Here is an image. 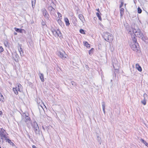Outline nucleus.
I'll return each mask as SVG.
<instances>
[{"instance_id": "obj_45", "label": "nucleus", "mask_w": 148, "mask_h": 148, "mask_svg": "<svg viewBox=\"0 0 148 148\" xmlns=\"http://www.w3.org/2000/svg\"><path fill=\"white\" fill-rule=\"evenodd\" d=\"M42 25L44 26V25H45V23L43 22L42 23Z\"/></svg>"}, {"instance_id": "obj_54", "label": "nucleus", "mask_w": 148, "mask_h": 148, "mask_svg": "<svg viewBox=\"0 0 148 148\" xmlns=\"http://www.w3.org/2000/svg\"><path fill=\"white\" fill-rule=\"evenodd\" d=\"M3 148H4L3 147Z\"/></svg>"}, {"instance_id": "obj_41", "label": "nucleus", "mask_w": 148, "mask_h": 148, "mask_svg": "<svg viewBox=\"0 0 148 148\" xmlns=\"http://www.w3.org/2000/svg\"><path fill=\"white\" fill-rule=\"evenodd\" d=\"M4 50L2 46H0V53L3 52Z\"/></svg>"}, {"instance_id": "obj_15", "label": "nucleus", "mask_w": 148, "mask_h": 148, "mask_svg": "<svg viewBox=\"0 0 148 148\" xmlns=\"http://www.w3.org/2000/svg\"><path fill=\"white\" fill-rule=\"evenodd\" d=\"M64 21L66 23V25L67 26H68L70 25L69 21V19L67 18H64Z\"/></svg>"}, {"instance_id": "obj_16", "label": "nucleus", "mask_w": 148, "mask_h": 148, "mask_svg": "<svg viewBox=\"0 0 148 148\" xmlns=\"http://www.w3.org/2000/svg\"><path fill=\"white\" fill-rule=\"evenodd\" d=\"M6 142H8V143L10 144V145H12L13 146L14 145V144L11 141V140L10 139L8 138L6 139Z\"/></svg>"}, {"instance_id": "obj_13", "label": "nucleus", "mask_w": 148, "mask_h": 148, "mask_svg": "<svg viewBox=\"0 0 148 148\" xmlns=\"http://www.w3.org/2000/svg\"><path fill=\"white\" fill-rule=\"evenodd\" d=\"M136 68L140 72L142 71V69L141 67L138 63L136 64Z\"/></svg>"}, {"instance_id": "obj_2", "label": "nucleus", "mask_w": 148, "mask_h": 148, "mask_svg": "<svg viewBox=\"0 0 148 148\" xmlns=\"http://www.w3.org/2000/svg\"><path fill=\"white\" fill-rule=\"evenodd\" d=\"M32 126L34 129V130L36 134H40V131L38 124L35 121L32 123Z\"/></svg>"}, {"instance_id": "obj_21", "label": "nucleus", "mask_w": 148, "mask_h": 148, "mask_svg": "<svg viewBox=\"0 0 148 148\" xmlns=\"http://www.w3.org/2000/svg\"><path fill=\"white\" fill-rule=\"evenodd\" d=\"M111 36H108L107 38H105V40L109 42L110 43V41L111 40Z\"/></svg>"}, {"instance_id": "obj_25", "label": "nucleus", "mask_w": 148, "mask_h": 148, "mask_svg": "<svg viewBox=\"0 0 148 148\" xmlns=\"http://www.w3.org/2000/svg\"><path fill=\"white\" fill-rule=\"evenodd\" d=\"M102 106L103 111L105 113V103L104 102H102Z\"/></svg>"}, {"instance_id": "obj_11", "label": "nucleus", "mask_w": 148, "mask_h": 148, "mask_svg": "<svg viewBox=\"0 0 148 148\" xmlns=\"http://www.w3.org/2000/svg\"><path fill=\"white\" fill-rule=\"evenodd\" d=\"M12 58L16 62H18V59L19 58V56L16 53H12Z\"/></svg>"}, {"instance_id": "obj_42", "label": "nucleus", "mask_w": 148, "mask_h": 148, "mask_svg": "<svg viewBox=\"0 0 148 148\" xmlns=\"http://www.w3.org/2000/svg\"><path fill=\"white\" fill-rule=\"evenodd\" d=\"M58 14L59 17H62V15L60 13L58 12Z\"/></svg>"}, {"instance_id": "obj_50", "label": "nucleus", "mask_w": 148, "mask_h": 148, "mask_svg": "<svg viewBox=\"0 0 148 148\" xmlns=\"http://www.w3.org/2000/svg\"><path fill=\"white\" fill-rule=\"evenodd\" d=\"M28 136L29 137V138H30V135H28Z\"/></svg>"}, {"instance_id": "obj_28", "label": "nucleus", "mask_w": 148, "mask_h": 148, "mask_svg": "<svg viewBox=\"0 0 148 148\" xmlns=\"http://www.w3.org/2000/svg\"><path fill=\"white\" fill-rule=\"evenodd\" d=\"M18 49L19 51H21V50H23V49L21 48V46H22V45L21 44H20L19 43L18 44Z\"/></svg>"}, {"instance_id": "obj_18", "label": "nucleus", "mask_w": 148, "mask_h": 148, "mask_svg": "<svg viewBox=\"0 0 148 148\" xmlns=\"http://www.w3.org/2000/svg\"><path fill=\"white\" fill-rule=\"evenodd\" d=\"M78 16L81 21L83 22V21L84 20V19L83 15L82 14H80Z\"/></svg>"}, {"instance_id": "obj_20", "label": "nucleus", "mask_w": 148, "mask_h": 148, "mask_svg": "<svg viewBox=\"0 0 148 148\" xmlns=\"http://www.w3.org/2000/svg\"><path fill=\"white\" fill-rule=\"evenodd\" d=\"M39 76L41 81L42 82H44V79L43 74L42 73H40Z\"/></svg>"}, {"instance_id": "obj_24", "label": "nucleus", "mask_w": 148, "mask_h": 148, "mask_svg": "<svg viewBox=\"0 0 148 148\" xmlns=\"http://www.w3.org/2000/svg\"><path fill=\"white\" fill-rule=\"evenodd\" d=\"M141 141L143 142L144 144H145L147 147H148V144L143 139H141Z\"/></svg>"}, {"instance_id": "obj_49", "label": "nucleus", "mask_w": 148, "mask_h": 148, "mask_svg": "<svg viewBox=\"0 0 148 148\" xmlns=\"http://www.w3.org/2000/svg\"><path fill=\"white\" fill-rule=\"evenodd\" d=\"M86 68H88V65H86Z\"/></svg>"}, {"instance_id": "obj_10", "label": "nucleus", "mask_w": 148, "mask_h": 148, "mask_svg": "<svg viewBox=\"0 0 148 148\" xmlns=\"http://www.w3.org/2000/svg\"><path fill=\"white\" fill-rule=\"evenodd\" d=\"M48 10L50 12V13L51 15H53L55 13V10L52 7L49 6L48 7Z\"/></svg>"}, {"instance_id": "obj_51", "label": "nucleus", "mask_w": 148, "mask_h": 148, "mask_svg": "<svg viewBox=\"0 0 148 148\" xmlns=\"http://www.w3.org/2000/svg\"><path fill=\"white\" fill-rule=\"evenodd\" d=\"M97 11H98L99 12V9H98L97 10Z\"/></svg>"}, {"instance_id": "obj_22", "label": "nucleus", "mask_w": 148, "mask_h": 148, "mask_svg": "<svg viewBox=\"0 0 148 148\" xmlns=\"http://www.w3.org/2000/svg\"><path fill=\"white\" fill-rule=\"evenodd\" d=\"M36 0H32V6L33 8L35 7Z\"/></svg>"}, {"instance_id": "obj_23", "label": "nucleus", "mask_w": 148, "mask_h": 148, "mask_svg": "<svg viewBox=\"0 0 148 148\" xmlns=\"http://www.w3.org/2000/svg\"><path fill=\"white\" fill-rule=\"evenodd\" d=\"M120 14L121 17L123 16V14L124 9L122 8H120Z\"/></svg>"}, {"instance_id": "obj_31", "label": "nucleus", "mask_w": 148, "mask_h": 148, "mask_svg": "<svg viewBox=\"0 0 148 148\" xmlns=\"http://www.w3.org/2000/svg\"><path fill=\"white\" fill-rule=\"evenodd\" d=\"M96 15L99 18V19L101 21L102 20L101 16L100 15V14L99 13L97 12L96 13Z\"/></svg>"}, {"instance_id": "obj_30", "label": "nucleus", "mask_w": 148, "mask_h": 148, "mask_svg": "<svg viewBox=\"0 0 148 148\" xmlns=\"http://www.w3.org/2000/svg\"><path fill=\"white\" fill-rule=\"evenodd\" d=\"M97 141L99 143V144L100 145L101 143V138H100L99 136H97Z\"/></svg>"}, {"instance_id": "obj_1", "label": "nucleus", "mask_w": 148, "mask_h": 148, "mask_svg": "<svg viewBox=\"0 0 148 148\" xmlns=\"http://www.w3.org/2000/svg\"><path fill=\"white\" fill-rule=\"evenodd\" d=\"M133 34H134L138 38H141L143 40L145 41L146 38L141 32L140 29L137 26H136V28L135 27L133 29Z\"/></svg>"}, {"instance_id": "obj_6", "label": "nucleus", "mask_w": 148, "mask_h": 148, "mask_svg": "<svg viewBox=\"0 0 148 148\" xmlns=\"http://www.w3.org/2000/svg\"><path fill=\"white\" fill-rule=\"evenodd\" d=\"M127 31H129V33L131 34L132 41L134 42V43H138V42H137V39L135 37L136 36L135 35H134V34H131V32L130 30L129 29H128L127 28Z\"/></svg>"}, {"instance_id": "obj_4", "label": "nucleus", "mask_w": 148, "mask_h": 148, "mask_svg": "<svg viewBox=\"0 0 148 148\" xmlns=\"http://www.w3.org/2000/svg\"><path fill=\"white\" fill-rule=\"evenodd\" d=\"M131 47L133 50L136 52H138L140 49L138 43H134L132 44L131 46Z\"/></svg>"}, {"instance_id": "obj_39", "label": "nucleus", "mask_w": 148, "mask_h": 148, "mask_svg": "<svg viewBox=\"0 0 148 148\" xmlns=\"http://www.w3.org/2000/svg\"><path fill=\"white\" fill-rule=\"evenodd\" d=\"M71 83L73 86H76L77 85V84L73 81H71Z\"/></svg>"}, {"instance_id": "obj_38", "label": "nucleus", "mask_w": 148, "mask_h": 148, "mask_svg": "<svg viewBox=\"0 0 148 148\" xmlns=\"http://www.w3.org/2000/svg\"><path fill=\"white\" fill-rule=\"evenodd\" d=\"M121 1V3L119 6L120 8H121L123 4V0H120Z\"/></svg>"}, {"instance_id": "obj_9", "label": "nucleus", "mask_w": 148, "mask_h": 148, "mask_svg": "<svg viewBox=\"0 0 148 148\" xmlns=\"http://www.w3.org/2000/svg\"><path fill=\"white\" fill-rule=\"evenodd\" d=\"M41 11L45 17L46 19H48L49 15L46 10L45 8H43L41 10Z\"/></svg>"}, {"instance_id": "obj_8", "label": "nucleus", "mask_w": 148, "mask_h": 148, "mask_svg": "<svg viewBox=\"0 0 148 148\" xmlns=\"http://www.w3.org/2000/svg\"><path fill=\"white\" fill-rule=\"evenodd\" d=\"M113 66L114 69L115 70V72H117L119 69L118 62L116 61L114 63H113Z\"/></svg>"}, {"instance_id": "obj_40", "label": "nucleus", "mask_w": 148, "mask_h": 148, "mask_svg": "<svg viewBox=\"0 0 148 148\" xmlns=\"http://www.w3.org/2000/svg\"><path fill=\"white\" fill-rule=\"evenodd\" d=\"M19 52L20 53L21 56H23L24 55L23 51L21 50V51H19Z\"/></svg>"}, {"instance_id": "obj_44", "label": "nucleus", "mask_w": 148, "mask_h": 148, "mask_svg": "<svg viewBox=\"0 0 148 148\" xmlns=\"http://www.w3.org/2000/svg\"><path fill=\"white\" fill-rule=\"evenodd\" d=\"M147 96V94H144V95H143V96H144V98H145V96Z\"/></svg>"}, {"instance_id": "obj_14", "label": "nucleus", "mask_w": 148, "mask_h": 148, "mask_svg": "<svg viewBox=\"0 0 148 148\" xmlns=\"http://www.w3.org/2000/svg\"><path fill=\"white\" fill-rule=\"evenodd\" d=\"M7 132H5V130L2 128L0 130V134H5L6 135V134Z\"/></svg>"}, {"instance_id": "obj_35", "label": "nucleus", "mask_w": 148, "mask_h": 148, "mask_svg": "<svg viewBox=\"0 0 148 148\" xmlns=\"http://www.w3.org/2000/svg\"><path fill=\"white\" fill-rule=\"evenodd\" d=\"M142 12V10L139 7H138V12L139 14H140Z\"/></svg>"}, {"instance_id": "obj_12", "label": "nucleus", "mask_w": 148, "mask_h": 148, "mask_svg": "<svg viewBox=\"0 0 148 148\" xmlns=\"http://www.w3.org/2000/svg\"><path fill=\"white\" fill-rule=\"evenodd\" d=\"M14 29L15 31L17 32H20L22 33H23V31L24 32H25V30L23 29L18 28L16 27H15Z\"/></svg>"}, {"instance_id": "obj_37", "label": "nucleus", "mask_w": 148, "mask_h": 148, "mask_svg": "<svg viewBox=\"0 0 148 148\" xmlns=\"http://www.w3.org/2000/svg\"><path fill=\"white\" fill-rule=\"evenodd\" d=\"M94 50V49L93 48H92L91 49H90L89 51V55H91V53H92V52Z\"/></svg>"}, {"instance_id": "obj_19", "label": "nucleus", "mask_w": 148, "mask_h": 148, "mask_svg": "<svg viewBox=\"0 0 148 148\" xmlns=\"http://www.w3.org/2000/svg\"><path fill=\"white\" fill-rule=\"evenodd\" d=\"M52 33L55 36H57L58 35V32H57V30L56 31V30H55L54 29H53V30H52Z\"/></svg>"}, {"instance_id": "obj_3", "label": "nucleus", "mask_w": 148, "mask_h": 148, "mask_svg": "<svg viewBox=\"0 0 148 148\" xmlns=\"http://www.w3.org/2000/svg\"><path fill=\"white\" fill-rule=\"evenodd\" d=\"M57 54L58 56L63 59H64L67 56V55L65 53V52L62 51V52L58 51Z\"/></svg>"}, {"instance_id": "obj_36", "label": "nucleus", "mask_w": 148, "mask_h": 148, "mask_svg": "<svg viewBox=\"0 0 148 148\" xmlns=\"http://www.w3.org/2000/svg\"><path fill=\"white\" fill-rule=\"evenodd\" d=\"M141 103H142L144 105H145L146 104V101L145 99V98H144V99L141 101Z\"/></svg>"}, {"instance_id": "obj_7", "label": "nucleus", "mask_w": 148, "mask_h": 148, "mask_svg": "<svg viewBox=\"0 0 148 148\" xmlns=\"http://www.w3.org/2000/svg\"><path fill=\"white\" fill-rule=\"evenodd\" d=\"M8 138V136L5 134H0V143L3 144L4 141L6 140Z\"/></svg>"}, {"instance_id": "obj_27", "label": "nucleus", "mask_w": 148, "mask_h": 148, "mask_svg": "<svg viewBox=\"0 0 148 148\" xmlns=\"http://www.w3.org/2000/svg\"><path fill=\"white\" fill-rule=\"evenodd\" d=\"M57 32H58V35L57 36H59V37H61L62 36V34L58 30V29L57 30Z\"/></svg>"}, {"instance_id": "obj_33", "label": "nucleus", "mask_w": 148, "mask_h": 148, "mask_svg": "<svg viewBox=\"0 0 148 148\" xmlns=\"http://www.w3.org/2000/svg\"><path fill=\"white\" fill-rule=\"evenodd\" d=\"M57 21L58 23L61 26L62 25H63L62 22L60 19H58Z\"/></svg>"}, {"instance_id": "obj_26", "label": "nucleus", "mask_w": 148, "mask_h": 148, "mask_svg": "<svg viewBox=\"0 0 148 148\" xmlns=\"http://www.w3.org/2000/svg\"><path fill=\"white\" fill-rule=\"evenodd\" d=\"M21 86V85L20 84H19L17 86H16V87H15V88L17 89L18 91L21 92V91L20 90V89L19 88V87L20 86Z\"/></svg>"}, {"instance_id": "obj_46", "label": "nucleus", "mask_w": 148, "mask_h": 148, "mask_svg": "<svg viewBox=\"0 0 148 148\" xmlns=\"http://www.w3.org/2000/svg\"><path fill=\"white\" fill-rule=\"evenodd\" d=\"M32 148H36V146L35 145H33L32 146Z\"/></svg>"}, {"instance_id": "obj_17", "label": "nucleus", "mask_w": 148, "mask_h": 148, "mask_svg": "<svg viewBox=\"0 0 148 148\" xmlns=\"http://www.w3.org/2000/svg\"><path fill=\"white\" fill-rule=\"evenodd\" d=\"M83 43L84 45L86 47H87L88 48H90V45L87 42L84 41L83 42Z\"/></svg>"}, {"instance_id": "obj_34", "label": "nucleus", "mask_w": 148, "mask_h": 148, "mask_svg": "<svg viewBox=\"0 0 148 148\" xmlns=\"http://www.w3.org/2000/svg\"><path fill=\"white\" fill-rule=\"evenodd\" d=\"M79 32L81 34H86V33L85 32L84 30L83 29H80L79 30Z\"/></svg>"}, {"instance_id": "obj_5", "label": "nucleus", "mask_w": 148, "mask_h": 148, "mask_svg": "<svg viewBox=\"0 0 148 148\" xmlns=\"http://www.w3.org/2000/svg\"><path fill=\"white\" fill-rule=\"evenodd\" d=\"M23 118L24 119L25 121L27 124H29L31 123L30 118L27 116L25 113H24L23 115Z\"/></svg>"}, {"instance_id": "obj_48", "label": "nucleus", "mask_w": 148, "mask_h": 148, "mask_svg": "<svg viewBox=\"0 0 148 148\" xmlns=\"http://www.w3.org/2000/svg\"><path fill=\"white\" fill-rule=\"evenodd\" d=\"M14 34L15 35H17V33L16 32H14Z\"/></svg>"}, {"instance_id": "obj_53", "label": "nucleus", "mask_w": 148, "mask_h": 148, "mask_svg": "<svg viewBox=\"0 0 148 148\" xmlns=\"http://www.w3.org/2000/svg\"><path fill=\"white\" fill-rule=\"evenodd\" d=\"M0 148H1V147L0 146Z\"/></svg>"}, {"instance_id": "obj_52", "label": "nucleus", "mask_w": 148, "mask_h": 148, "mask_svg": "<svg viewBox=\"0 0 148 148\" xmlns=\"http://www.w3.org/2000/svg\"><path fill=\"white\" fill-rule=\"evenodd\" d=\"M40 107H41V108H42V109H43L42 108V107L41 106H40Z\"/></svg>"}, {"instance_id": "obj_47", "label": "nucleus", "mask_w": 148, "mask_h": 148, "mask_svg": "<svg viewBox=\"0 0 148 148\" xmlns=\"http://www.w3.org/2000/svg\"><path fill=\"white\" fill-rule=\"evenodd\" d=\"M2 114V111H0V115H1Z\"/></svg>"}, {"instance_id": "obj_32", "label": "nucleus", "mask_w": 148, "mask_h": 148, "mask_svg": "<svg viewBox=\"0 0 148 148\" xmlns=\"http://www.w3.org/2000/svg\"><path fill=\"white\" fill-rule=\"evenodd\" d=\"M0 100L1 101L3 102L4 101V98L2 95L0 96Z\"/></svg>"}, {"instance_id": "obj_29", "label": "nucleus", "mask_w": 148, "mask_h": 148, "mask_svg": "<svg viewBox=\"0 0 148 148\" xmlns=\"http://www.w3.org/2000/svg\"><path fill=\"white\" fill-rule=\"evenodd\" d=\"M13 91L14 92L15 94L16 95L18 94V92L15 88H13Z\"/></svg>"}, {"instance_id": "obj_43", "label": "nucleus", "mask_w": 148, "mask_h": 148, "mask_svg": "<svg viewBox=\"0 0 148 148\" xmlns=\"http://www.w3.org/2000/svg\"><path fill=\"white\" fill-rule=\"evenodd\" d=\"M4 44L5 46H7V45H8V42H4Z\"/></svg>"}]
</instances>
